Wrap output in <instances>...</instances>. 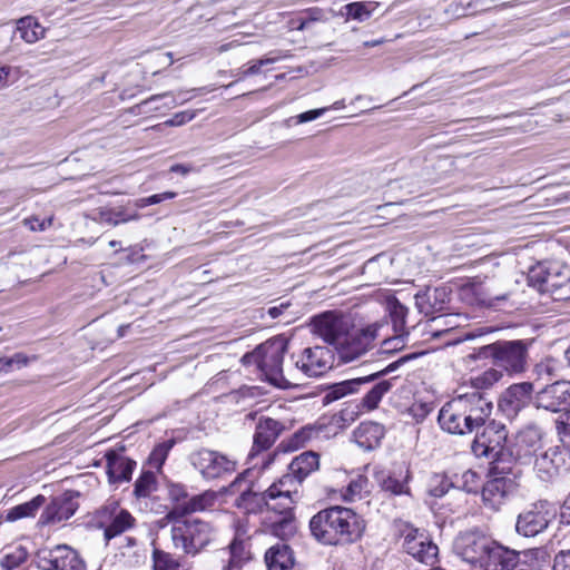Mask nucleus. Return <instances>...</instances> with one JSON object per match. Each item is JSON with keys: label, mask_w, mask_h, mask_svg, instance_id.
<instances>
[{"label": "nucleus", "mask_w": 570, "mask_h": 570, "mask_svg": "<svg viewBox=\"0 0 570 570\" xmlns=\"http://www.w3.org/2000/svg\"><path fill=\"white\" fill-rule=\"evenodd\" d=\"M492 402L475 391L459 395L446 402L440 410V428L454 435L478 432L492 413Z\"/></svg>", "instance_id": "f257e3e1"}, {"label": "nucleus", "mask_w": 570, "mask_h": 570, "mask_svg": "<svg viewBox=\"0 0 570 570\" xmlns=\"http://www.w3.org/2000/svg\"><path fill=\"white\" fill-rule=\"evenodd\" d=\"M364 529L362 517L341 505L323 509L309 520L313 538L326 546L353 543L362 537Z\"/></svg>", "instance_id": "f03ea898"}, {"label": "nucleus", "mask_w": 570, "mask_h": 570, "mask_svg": "<svg viewBox=\"0 0 570 570\" xmlns=\"http://www.w3.org/2000/svg\"><path fill=\"white\" fill-rule=\"evenodd\" d=\"M474 433L475 438L471 444L473 454L490 460L491 471L495 474L513 473V453L505 446L508 439L505 425L489 417L487 423Z\"/></svg>", "instance_id": "7ed1b4c3"}, {"label": "nucleus", "mask_w": 570, "mask_h": 570, "mask_svg": "<svg viewBox=\"0 0 570 570\" xmlns=\"http://www.w3.org/2000/svg\"><path fill=\"white\" fill-rule=\"evenodd\" d=\"M531 341H497L479 347L474 357L489 358L492 364L508 374H520L525 371Z\"/></svg>", "instance_id": "20e7f679"}, {"label": "nucleus", "mask_w": 570, "mask_h": 570, "mask_svg": "<svg viewBox=\"0 0 570 570\" xmlns=\"http://www.w3.org/2000/svg\"><path fill=\"white\" fill-rule=\"evenodd\" d=\"M170 529L171 542L176 549L184 553L196 556L208 547L214 538L215 530L206 521L200 519H174Z\"/></svg>", "instance_id": "39448f33"}, {"label": "nucleus", "mask_w": 570, "mask_h": 570, "mask_svg": "<svg viewBox=\"0 0 570 570\" xmlns=\"http://www.w3.org/2000/svg\"><path fill=\"white\" fill-rule=\"evenodd\" d=\"M529 282L541 293H548L554 301L570 298V267L560 262H542L529 272Z\"/></svg>", "instance_id": "423d86ee"}, {"label": "nucleus", "mask_w": 570, "mask_h": 570, "mask_svg": "<svg viewBox=\"0 0 570 570\" xmlns=\"http://www.w3.org/2000/svg\"><path fill=\"white\" fill-rule=\"evenodd\" d=\"M389 322L379 320L366 326L351 331L344 335L345 340L335 348L340 360L344 363L353 362L374 347L377 338L389 334Z\"/></svg>", "instance_id": "0eeeda50"}, {"label": "nucleus", "mask_w": 570, "mask_h": 570, "mask_svg": "<svg viewBox=\"0 0 570 570\" xmlns=\"http://www.w3.org/2000/svg\"><path fill=\"white\" fill-rule=\"evenodd\" d=\"M286 351L287 343L283 338H273L261 344L259 372L269 384L283 390L298 385L288 375L289 366H283Z\"/></svg>", "instance_id": "6e6552de"}, {"label": "nucleus", "mask_w": 570, "mask_h": 570, "mask_svg": "<svg viewBox=\"0 0 570 570\" xmlns=\"http://www.w3.org/2000/svg\"><path fill=\"white\" fill-rule=\"evenodd\" d=\"M334 354L326 346H313L304 348L297 356L292 355L293 364L288 367V375L293 382L298 380V374L306 377H318L333 366Z\"/></svg>", "instance_id": "1a4fd4ad"}, {"label": "nucleus", "mask_w": 570, "mask_h": 570, "mask_svg": "<svg viewBox=\"0 0 570 570\" xmlns=\"http://www.w3.org/2000/svg\"><path fill=\"white\" fill-rule=\"evenodd\" d=\"M556 514L554 505L547 500L530 503L518 514L515 531L525 538L537 537L547 530Z\"/></svg>", "instance_id": "9d476101"}, {"label": "nucleus", "mask_w": 570, "mask_h": 570, "mask_svg": "<svg viewBox=\"0 0 570 570\" xmlns=\"http://www.w3.org/2000/svg\"><path fill=\"white\" fill-rule=\"evenodd\" d=\"M189 462L204 480H216L236 471L237 463L227 455L209 449H199L189 455Z\"/></svg>", "instance_id": "9b49d317"}, {"label": "nucleus", "mask_w": 570, "mask_h": 570, "mask_svg": "<svg viewBox=\"0 0 570 570\" xmlns=\"http://www.w3.org/2000/svg\"><path fill=\"white\" fill-rule=\"evenodd\" d=\"M312 333L336 348L352 328L348 317L337 311H326L311 320Z\"/></svg>", "instance_id": "f8f14e48"}, {"label": "nucleus", "mask_w": 570, "mask_h": 570, "mask_svg": "<svg viewBox=\"0 0 570 570\" xmlns=\"http://www.w3.org/2000/svg\"><path fill=\"white\" fill-rule=\"evenodd\" d=\"M36 562L41 570H86L82 557L68 544H57L38 551Z\"/></svg>", "instance_id": "ddd939ff"}, {"label": "nucleus", "mask_w": 570, "mask_h": 570, "mask_svg": "<svg viewBox=\"0 0 570 570\" xmlns=\"http://www.w3.org/2000/svg\"><path fill=\"white\" fill-rule=\"evenodd\" d=\"M493 539L482 531L469 530L461 532L454 541V551L465 562L479 568Z\"/></svg>", "instance_id": "4468645a"}, {"label": "nucleus", "mask_w": 570, "mask_h": 570, "mask_svg": "<svg viewBox=\"0 0 570 570\" xmlns=\"http://www.w3.org/2000/svg\"><path fill=\"white\" fill-rule=\"evenodd\" d=\"M533 405L551 413L570 412V382L557 381L534 393Z\"/></svg>", "instance_id": "2eb2a0df"}, {"label": "nucleus", "mask_w": 570, "mask_h": 570, "mask_svg": "<svg viewBox=\"0 0 570 570\" xmlns=\"http://www.w3.org/2000/svg\"><path fill=\"white\" fill-rule=\"evenodd\" d=\"M402 535L403 549L406 553L426 564H432L436 560L439 548L424 530L405 524Z\"/></svg>", "instance_id": "dca6fc26"}, {"label": "nucleus", "mask_w": 570, "mask_h": 570, "mask_svg": "<svg viewBox=\"0 0 570 570\" xmlns=\"http://www.w3.org/2000/svg\"><path fill=\"white\" fill-rule=\"evenodd\" d=\"M97 517L100 528H104V535L107 541L135 525V518L131 513L120 509L116 502L102 507Z\"/></svg>", "instance_id": "f3484780"}, {"label": "nucleus", "mask_w": 570, "mask_h": 570, "mask_svg": "<svg viewBox=\"0 0 570 570\" xmlns=\"http://www.w3.org/2000/svg\"><path fill=\"white\" fill-rule=\"evenodd\" d=\"M566 453L560 445H552L535 456L533 470L542 482L552 483L566 471Z\"/></svg>", "instance_id": "a211bd4d"}, {"label": "nucleus", "mask_w": 570, "mask_h": 570, "mask_svg": "<svg viewBox=\"0 0 570 570\" xmlns=\"http://www.w3.org/2000/svg\"><path fill=\"white\" fill-rule=\"evenodd\" d=\"M414 356H415L414 354L402 356V357L397 358L396 361L392 362L391 364H389L385 368H383L376 373H373L371 375L345 380V381L335 383L330 387L328 392L325 395V400L327 402L336 401V400L342 399L348 394L355 393L360 390L361 385H363L365 383H370V382L379 379L380 376H383V375L394 372L396 368H399V366H401L409 360H412Z\"/></svg>", "instance_id": "6ab92c4d"}, {"label": "nucleus", "mask_w": 570, "mask_h": 570, "mask_svg": "<svg viewBox=\"0 0 570 570\" xmlns=\"http://www.w3.org/2000/svg\"><path fill=\"white\" fill-rule=\"evenodd\" d=\"M297 489L289 484L288 476H282L266 490L265 508L277 515L293 513Z\"/></svg>", "instance_id": "aec40b11"}, {"label": "nucleus", "mask_w": 570, "mask_h": 570, "mask_svg": "<svg viewBox=\"0 0 570 570\" xmlns=\"http://www.w3.org/2000/svg\"><path fill=\"white\" fill-rule=\"evenodd\" d=\"M542 429L534 424H528L521 429L514 439L512 463L519 461L528 463L532 455L542 446L543 439Z\"/></svg>", "instance_id": "412c9836"}, {"label": "nucleus", "mask_w": 570, "mask_h": 570, "mask_svg": "<svg viewBox=\"0 0 570 570\" xmlns=\"http://www.w3.org/2000/svg\"><path fill=\"white\" fill-rule=\"evenodd\" d=\"M533 383L512 384L502 394L499 407L508 417H515L531 401L533 402Z\"/></svg>", "instance_id": "4be33fe9"}, {"label": "nucleus", "mask_w": 570, "mask_h": 570, "mask_svg": "<svg viewBox=\"0 0 570 570\" xmlns=\"http://www.w3.org/2000/svg\"><path fill=\"white\" fill-rule=\"evenodd\" d=\"M77 498L78 493L75 491H66L55 497L41 513L39 522L50 524L68 520L78 509Z\"/></svg>", "instance_id": "5701e85b"}, {"label": "nucleus", "mask_w": 570, "mask_h": 570, "mask_svg": "<svg viewBox=\"0 0 570 570\" xmlns=\"http://www.w3.org/2000/svg\"><path fill=\"white\" fill-rule=\"evenodd\" d=\"M285 426L281 421L272 417L261 416L253 436V448L249 458L254 459L258 453L267 451L276 442Z\"/></svg>", "instance_id": "b1692460"}, {"label": "nucleus", "mask_w": 570, "mask_h": 570, "mask_svg": "<svg viewBox=\"0 0 570 570\" xmlns=\"http://www.w3.org/2000/svg\"><path fill=\"white\" fill-rule=\"evenodd\" d=\"M415 306L424 316L434 317L435 314L446 309L450 301V291L446 287H426L415 294Z\"/></svg>", "instance_id": "393cba45"}, {"label": "nucleus", "mask_w": 570, "mask_h": 570, "mask_svg": "<svg viewBox=\"0 0 570 570\" xmlns=\"http://www.w3.org/2000/svg\"><path fill=\"white\" fill-rule=\"evenodd\" d=\"M220 570H240L252 559L247 540L234 537L227 547L218 551Z\"/></svg>", "instance_id": "a878e982"}, {"label": "nucleus", "mask_w": 570, "mask_h": 570, "mask_svg": "<svg viewBox=\"0 0 570 570\" xmlns=\"http://www.w3.org/2000/svg\"><path fill=\"white\" fill-rule=\"evenodd\" d=\"M373 478L381 491L389 495H409L410 487L409 480L411 478L410 471H387L382 468H374Z\"/></svg>", "instance_id": "bb28decb"}, {"label": "nucleus", "mask_w": 570, "mask_h": 570, "mask_svg": "<svg viewBox=\"0 0 570 570\" xmlns=\"http://www.w3.org/2000/svg\"><path fill=\"white\" fill-rule=\"evenodd\" d=\"M320 468V455L314 451H305L296 455L288 465L289 484L297 489L311 473Z\"/></svg>", "instance_id": "cd10ccee"}, {"label": "nucleus", "mask_w": 570, "mask_h": 570, "mask_svg": "<svg viewBox=\"0 0 570 570\" xmlns=\"http://www.w3.org/2000/svg\"><path fill=\"white\" fill-rule=\"evenodd\" d=\"M331 432L328 425L322 420L316 421L313 424H307L296 431L288 440L284 441L283 444L286 450L295 451L299 448L306 446L314 440H322L330 438Z\"/></svg>", "instance_id": "c85d7f7f"}, {"label": "nucleus", "mask_w": 570, "mask_h": 570, "mask_svg": "<svg viewBox=\"0 0 570 570\" xmlns=\"http://www.w3.org/2000/svg\"><path fill=\"white\" fill-rule=\"evenodd\" d=\"M479 567L482 570H511L518 562V554L493 540Z\"/></svg>", "instance_id": "c756f323"}, {"label": "nucleus", "mask_w": 570, "mask_h": 570, "mask_svg": "<svg viewBox=\"0 0 570 570\" xmlns=\"http://www.w3.org/2000/svg\"><path fill=\"white\" fill-rule=\"evenodd\" d=\"M217 500V493L214 491H205L200 494L194 495L187 501L183 502L179 505H176L168 513L166 514V520H174L183 518L186 514L198 512V511H205L207 509H210Z\"/></svg>", "instance_id": "7c9ffc66"}, {"label": "nucleus", "mask_w": 570, "mask_h": 570, "mask_svg": "<svg viewBox=\"0 0 570 570\" xmlns=\"http://www.w3.org/2000/svg\"><path fill=\"white\" fill-rule=\"evenodd\" d=\"M500 475L489 480L482 490L483 500L493 507L500 505L505 498L515 491L517 487L512 479L505 476V474Z\"/></svg>", "instance_id": "2f4dec72"}, {"label": "nucleus", "mask_w": 570, "mask_h": 570, "mask_svg": "<svg viewBox=\"0 0 570 570\" xmlns=\"http://www.w3.org/2000/svg\"><path fill=\"white\" fill-rule=\"evenodd\" d=\"M107 461V474L112 483L127 482L131 479L136 462L117 453L108 451L105 455Z\"/></svg>", "instance_id": "473e14b6"}, {"label": "nucleus", "mask_w": 570, "mask_h": 570, "mask_svg": "<svg viewBox=\"0 0 570 570\" xmlns=\"http://www.w3.org/2000/svg\"><path fill=\"white\" fill-rule=\"evenodd\" d=\"M384 435V426L376 422H364L354 432L356 443L367 451L377 448Z\"/></svg>", "instance_id": "72a5a7b5"}, {"label": "nucleus", "mask_w": 570, "mask_h": 570, "mask_svg": "<svg viewBox=\"0 0 570 570\" xmlns=\"http://www.w3.org/2000/svg\"><path fill=\"white\" fill-rule=\"evenodd\" d=\"M265 562L268 570H292L294 557L289 547L285 543L271 547L265 553Z\"/></svg>", "instance_id": "f704fd0d"}, {"label": "nucleus", "mask_w": 570, "mask_h": 570, "mask_svg": "<svg viewBox=\"0 0 570 570\" xmlns=\"http://www.w3.org/2000/svg\"><path fill=\"white\" fill-rule=\"evenodd\" d=\"M189 91H178L177 94H174V92H163V94H157V95H153L150 96L149 98L142 100L141 102L137 104L136 106L131 107L130 108V111L132 114H141V109L154 102V101H158V100H161V99H168V101L164 102L163 107L166 108V109H171L180 104H184L186 101H188L190 99V97H188Z\"/></svg>", "instance_id": "c9c22d12"}, {"label": "nucleus", "mask_w": 570, "mask_h": 570, "mask_svg": "<svg viewBox=\"0 0 570 570\" xmlns=\"http://www.w3.org/2000/svg\"><path fill=\"white\" fill-rule=\"evenodd\" d=\"M266 491L259 493L245 490L235 500V505L245 513H258L265 508Z\"/></svg>", "instance_id": "e433bc0d"}, {"label": "nucleus", "mask_w": 570, "mask_h": 570, "mask_svg": "<svg viewBox=\"0 0 570 570\" xmlns=\"http://www.w3.org/2000/svg\"><path fill=\"white\" fill-rule=\"evenodd\" d=\"M17 31L27 43H35L45 37V28L32 17L19 19Z\"/></svg>", "instance_id": "4c0bfd02"}, {"label": "nucleus", "mask_w": 570, "mask_h": 570, "mask_svg": "<svg viewBox=\"0 0 570 570\" xmlns=\"http://www.w3.org/2000/svg\"><path fill=\"white\" fill-rule=\"evenodd\" d=\"M393 381L394 379L382 380L373 385L360 402L362 409L365 411L375 410L379 406L382 397L392 389Z\"/></svg>", "instance_id": "58836bf2"}, {"label": "nucleus", "mask_w": 570, "mask_h": 570, "mask_svg": "<svg viewBox=\"0 0 570 570\" xmlns=\"http://www.w3.org/2000/svg\"><path fill=\"white\" fill-rule=\"evenodd\" d=\"M46 498L41 494L35 497L28 502L11 508L7 513L8 521H17L23 518L35 517L37 511L43 505Z\"/></svg>", "instance_id": "ea45409f"}, {"label": "nucleus", "mask_w": 570, "mask_h": 570, "mask_svg": "<svg viewBox=\"0 0 570 570\" xmlns=\"http://www.w3.org/2000/svg\"><path fill=\"white\" fill-rule=\"evenodd\" d=\"M95 219L101 223H106L112 226H117L121 223H128L131 220H138L140 218L138 213L127 214L122 209L112 208H99L97 209Z\"/></svg>", "instance_id": "a19ab883"}, {"label": "nucleus", "mask_w": 570, "mask_h": 570, "mask_svg": "<svg viewBox=\"0 0 570 570\" xmlns=\"http://www.w3.org/2000/svg\"><path fill=\"white\" fill-rule=\"evenodd\" d=\"M387 309L394 334H409L406 328L407 307L397 299H393L387 303Z\"/></svg>", "instance_id": "79ce46f5"}, {"label": "nucleus", "mask_w": 570, "mask_h": 570, "mask_svg": "<svg viewBox=\"0 0 570 570\" xmlns=\"http://www.w3.org/2000/svg\"><path fill=\"white\" fill-rule=\"evenodd\" d=\"M153 569L154 570H188L186 562L171 553L155 549L153 551Z\"/></svg>", "instance_id": "37998d69"}, {"label": "nucleus", "mask_w": 570, "mask_h": 570, "mask_svg": "<svg viewBox=\"0 0 570 570\" xmlns=\"http://www.w3.org/2000/svg\"><path fill=\"white\" fill-rule=\"evenodd\" d=\"M269 531L273 535L283 541L293 537L296 532V522L294 513L278 515L276 520L269 523Z\"/></svg>", "instance_id": "c03bdc74"}, {"label": "nucleus", "mask_w": 570, "mask_h": 570, "mask_svg": "<svg viewBox=\"0 0 570 570\" xmlns=\"http://www.w3.org/2000/svg\"><path fill=\"white\" fill-rule=\"evenodd\" d=\"M375 8L376 4L374 2H352L345 4L342 8L341 13L346 16V19H353L363 22L372 16Z\"/></svg>", "instance_id": "a18cd8bd"}, {"label": "nucleus", "mask_w": 570, "mask_h": 570, "mask_svg": "<svg viewBox=\"0 0 570 570\" xmlns=\"http://www.w3.org/2000/svg\"><path fill=\"white\" fill-rule=\"evenodd\" d=\"M157 490V479L154 472L144 471L135 482L134 494L136 498H148Z\"/></svg>", "instance_id": "49530a36"}, {"label": "nucleus", "mask_w": 570, "mask_h": 570, "mask_svg": "<svg viewBox=\"0 0 570 570\" xmlns=\"http://www.w3.org/2000/svg\"><path fill=\"white\" fill-rule=\"evenodd\" d=\"M503 376L501 370L497 368H488L484 372L478 374L471 380L472 386L476 390H487L492 387L495 383H498Z\"/></svg>", "instance_id": "de8ad7c7"}, {"label": "nucleus", "mask_w": 570, "mask_h": 570, "mask_svg": "<svg viewBox=\"0 0 570 570\" xmlns=\"http://www.w3.org/2000/svg\"><path fill=\"white\" fill-rule=\"evenodd\" d=\"M454 488L461 489L468 493L476 492L479 489V475L472 470H465L460 475L455 474L452 479Z\"/></svg>", "instance_id": "09e8293b"}, {"label": "nucleus", "mask_w": 570, "mask_h": 570, "mask_svg": "<svg viewBox=\"0 0 570 570\" xmlns=\"http://www.w3.org/2000/svg\"><path fill=\"white\" fill-rule=\"evenodd\" d=\"M175 443H176L175 439H168V440H165V441L160 442L159 444H157L149 455V459H148L149 464L153 468H156L159 470L163 466V464L165 463V461L168 456V453L174 448Z\"/></svg>", "instance_id": "8fccbe9b"}, {"label": "nucleus", "mask_w": 570, "mask_h": 570, "mask_svg": "<svg viewBox=\"0 0 570 570\" xmlns=\"http://www.w3.org/2000/svg\"><path fill=\"white\" fill-rule=\"evenodd\" d=\"M454 483L445 474H434L429 481L428 492L431 497L442 498Z\"/></svg>", "instance_id": "3c124183"}, {"label": "nucleus", "mask_w": 570, "mask_h": 570, "mask_svg": "<svg viewBox=\"0 0 570 570\" xmlns=\"http://www.w3.org/2000/svg\"><path fill=\"white\" fill-rule=\"evenodd\" d=\"M556 431L561 443V449L570 456V414H564L556 420Z\"/></svg>", "instance_id": "603ef678"}, {"label": "nucleus", "mask_w": 570, "mask_h": 570, "mask_svg": "<svg viewBox=\"0 0 570 570\" xmlns=\"http://www.w3.org/2000/svg\"><path fill=\"white\" fill-rule=\"evenodd\" d=\"M364 411L365 410L362 409L361 403L348 404L344 409H342L337 415L333 416V420L336 422V424H350L354 422L356 417Z\"/></svg>", "instance_id": "864d4df0"}, {"label": "nucleus", "mask_w": 570, "mask_h": 570, "mask_svg": "<svg viewBox=\"0 0 570 570\" xmlns=\"http://www.w3.org/2000/svg\"><path fill=\"white\" fill-rule=\"evenodd\" d=\"M195 116H196L195 111H190V110L179 111V112H176L170 119L164 121L163 124H157L155 126H151L150 129L159 131L165 126H168V127L183 126V125L189 122L190 120H193L195 118Z\"/></svg>", "instance_id": "5fc2aeb1"}, {"label": "nucleus", "mask_w": 570, "mask_h": 570, "mask_svg": "<svg viewBox=\"0 0 570 570\" xmlns=\"http://www.w3.org/2000/svg\"><path fill=\"white\" fill-rule=\"evenodd\" d=\"M282 58H283V56L277 55L274 57H266V58H262V59L252 61L249 63L248 68L240 71L239 79H244L248 76L257 75L261 72L262 67L274 63V62L281 60Z\"/></svg>", "instance_id": "6e6d98bb"}, {"label": "nucleus", "mask_w": 570, "mask_h": 570, "mask_svg": "<svg viewBox=\"0 0 570 570\" xmlns=\"http://www.w3.org/2000/svg\"><path fill=\"white\" fill-rule=\"evenodd\" d=\"M406 334H394L393 337H386V335L382 336L383 337V343H382V352L383 353H390L392 351H396V350H400L404 346L405 342H404V336Z\"/></svg>", "instance_id": "4d7b16f0"}, {"label": "nucleus", "mask_w": 570, "mask_h": 570, "mask_svg": "<svg viewBox=\"0 0 570 570\" xmlns=\"http://www.w3.org/2000/svg\"><path fill=\"white\" fill-rule=\"evenodd\" d=\"M168 495L171 501L177 503V505L187 501L188 497L185 485L179 483H173L168 487Z\"/></svg>", "instance_id": "13d9d810"}, {"label": "nucleus", "mask_w": 570, "mask_h": 570, "mask_svg": "<svg viewBox=\"0 0 570 570\" xmlns=\"http://www.w3.org/2000/svg\"><path fill=\"white\" fill-rule=\"evenodd\" d=\"M26 560V553L23 550H18L14 553L7 554L2 560V567L7 570H12L20 566Z\"/></svg>", "instance_id": "bf43d9fd"}, {"label": "nucleus", "mask_w": 570, "mask_h": 570, "mask_svg": "<svg viewBox=\"0 0 570 570\" xmlns=\"http://www.w3.org/2000/svg\"><path fill=\"white\" fill-rule=\"evenodd\" d=\"M27 364V357L22 354H16L12 357L8 358H0V372H8L10 371L14 365H17L18 368Z\"/></svg>", "instance_id": "052dcab7"}, {"label": "nucleus", "mask_w": 570, "mask_h": 570, "mask_svg": "<svg viewBox=\"0 0 570 570\" xmlns=\"http://www.w3.org/2000/svg\"><path fill=\"white\" fill-rule=\"evenodd\" d=\"M52 217L40 220L38 217L23 219V225L32 232H43L52 225Z\"/></svg>", "instance_id": "680f3d73"}, {"label": "nucleus", "mask_w": 570, "mask_h": 570, "mask_svg": "<svg viewBox=\"0 0 570 570\" xmlns=\"http://www.w3.org/2000/svg\"><path fill=\"white\" fill-rule=\"evenodd\" d=\"M454 318H455V316L454 315H450V314H448V315H439V316L432 317L431 321L436 323L438 326H441V325L448 326V328H445V330H438V332H435L434 335L438 336L441 332H446L450 328L456 327L458 324H454L452 322V320H454Z\"/></svg>", "instance_id": "e2e57ef3"}, {"label": "nucleus", "mask_w": 570, "mask_h": 570, "mask_svg": "<svg viewBox=\"0 0 570 570\" xmlns=\"http://www.w3.org/2000/svg\"><path fill=\"white\" fill-rule=\"evenodd\" d=\"M326 110H327V108H318V109H313V110L302 112L298 116H296V124H304V122L315 120L318 117H321L322 115H324V112Z\"/></svg>", "instance_id": "0e129e2a"}, {"label": "nucleus", "mask_w": 570, "mask_h": 570, "mask_svg": "<svg viewBox=\"0 0 570 570\" xmlns=\"http://www.w3.org/2000/svg\"><path fill=\"white\" fill-rule=\"evenodd\" d=\"M553 570H570V551H561L556 556Z\"/></svg>", "instance_id": "69168bd1"}, {"label": "nucleus", "mask_w": 570, "mask_h": 570, "mask_svg": "<svg viewBox=\"0 0 570 570\" xmlns=\"http://www.w3.org/2000/svg\"><path fill=\"white\" fill-rule=\"evenodd\" d=\"M242 363L244 365H255L259 370L261 365V345H258L254 351L246 353L242 357Z\"/></svg>", "instance_id": "338daca9"}, {"label": "nucleus", "mask_w": 570, "mask_h": 570, "mask_svg": "<svg viewBox=\"0 0 570 570\" xmlns=\"http://www.w3.org/2000/svg\"><path fill=\"white\" fill-rule=\"evenodd\" d=\"M366 479L360 476L357 480H354L348 484L347 492L351 499L361 494L362 490L366 485Z\"/></svg>", "instance_id": "774afa93"}]
</instances>
